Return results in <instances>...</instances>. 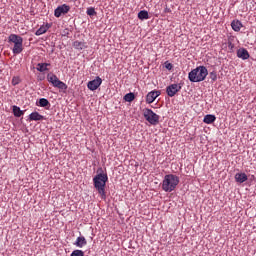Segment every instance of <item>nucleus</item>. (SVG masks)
Instances as JSON below:
<instances>
[{
    "label": "nucleus",
    "mask_w": 256,
    "mask_h": 256,
    "mask_svg": "<svg viewBox=\"0 0 256 256\" xmlns=\"http://www.w3.org/2000/svg\"><path fill=\"white\" fill-rule=\"evenodd\" d=\"M107 181H109V177H107V174L103 173L97 174L93 178L94 187L98 191L101 199H107V194L105 193Z\"/></svg>",
    "instance_id": "nucleus-1"
},
{
    "label": "nucleus",
    "mask_w": 256,
    "mask_h": 256,
    "mask_svg": "<svg viewBox=\"0 0 256 256\" xmlns=\"http://www.w3.org/2000/svg\"><path fill=\"white\" fill-rule=\"evenodd\" d=\"M177 185H179V176L175 174H167L162 181V189L166 193L175 191Z\"/></svg>",
    "instance_id": "nucleus-2"
},
{
    "label": "nucleus",
    "mask_w": 256,
    "mask_h": 256,
    "mask_svg": "<svg viewBox=\"0 0 256 256\" xmlns=\"http://www.w3.org/2000/svg\"><path fill=\"white\" fill-rule=\"evenodd\" d=\"M207 75H209L207 68L205 66H199L188 74V79L192 83H200V81H205Z\"/></svg>",
    "instance_id": "nucleus-3"
},
{
    "label": "nucleus",
    "mask_w": 256,
    "mask_h": 256,
    "mask_svg": "<svg viewBox=\"0 0 256 256\" xmlns=\"http://www.w3.org/2000/svg\"><path fill=\"white\" fill-rule=\"evenodd\" d=\"M9 43H13L14 46L12 48V52L14 55H19L23 53V37L17 34H11L8 37Z\"/></svg>",
    "instance_id": "nucleus-4"
},
{
    "label": "nucleus",
    "mask_w": 256,
    "mask_h": 256,
    "mask_svg": "<svg viewBox=\"0 0 256 256\" xmlns=\"http://www.w3.org/2000/svg\"><path fill=\"white\" fill-rule=\"evenodd\" d=\"M142 113L144 118L148 123H150V125H158L159 119H161V117L157 115L155 112H153V110L149 108H144L142 110Z\"/></svg>",
    "instance_id": "nucleus-5"
},
{
    "label": "nucleus",
    "mask_w": 256,
    "mask_h": 256,
    "mask_svg": "<svg viewBox=\"0 0 256 256\" xmlns=\"http://www.w3.org/2000/svg\"><path fill=\"white\" fill-rule=\"evenodd\" d=\"M47 80L49 83L53 85V87H57V89H61L62 91H66L67 89V84H65L63 81L59 80L57 75L55 74H48L47 75Z\"/></svg>",
    "instance_id": "nucleus-6"
},
{
    "label": "nucleus",
    "mask_w": 256,
    "mask_h": 256,
    "mask_svg": "<svg viewBox=\"0 0 256 256\" xmlns=\"http://www.w3.org/2000/svg\"><path fill=\"white\" fill-rule=\"evenodd\" d=\"M179 91H181V85L179 84H172L166 88L168 97H175Z\"/></svg>",
    "instance_id": "nucleus-7"
},
{
    "label": "nucleus",
    "mask_w": 256,
    "mask_h": 256,
    "mask_svg": "<svg viewBox=\"0 0 256 256\" xmlns=\"http://www.w3.org/2000/svg\"><path fill=\"white\" fill-rule=\"evenodd\" d=\"M101 83H103L101 77H96V79L88 82L87 87L90 91H97L101 87Z\"/></svg>",
    "instance_id": "nucleus-8"
},
{
    "label": "nucleus",
    "mask_w": 256,
    "mask_h": 256,
    "mask_svg": "<svg viewBox=\"0 0 256 256\" xmlns=\"http://www.w3.org/2000/svg\"><path fill=\"white\" fill-rule=\"evenodd\" d=\"M159 95H161V91H159V90H153V91L149 92L146 96V103L151 105V103H153L155 101V99H157V97H159Z\"/></svg>",
    "instance_id": "nucleus-9"
},
{
    "label": "nucleus",
    "mask_w": 256,
    "mask_h": 256,
    "mask_svg": "<svg viewBox=\"0 0 256 256\" xmlns=\"http://www.w3.org/2000/svg\"><path fill=\"white\" fill-rule=\"evenodd\" d=\"M69 9H71L66 4H63L62 6H59L55 11L54 15L55 17H61V15H65V13H69Z\"/></svg>",
    "instance_id": "nucleus-10"
},
{
    "label": "nucleus",
    "mask_w": 256,
    "mask_h": 256,
    "mask_svg": "<svg viewBox=\"0 0 256 256\" xmlns=\"http://www.w3.org/2000/svg\"><path fill=\"white\" fill-rule=\"evenodd\" d=\"M237 57H239V59H243V60L249 59V57H250L249 51H247V49H245V48H240L237 51Z\"/></svg>",
    "instance_id": "nucleus-11"
},
{
    "label": "nucleus",
    "mask_w": 256,
    "mask_h": 256,
    "mask_svg": "<svg viewBox=\"0 0 256 256\" xmlns=\"http://www.w3.org/2000/svg\"><path fill=\"white\" fill-rule=\"evenodd\" d=\"M43 119H45V117L43 115L39 114V112H32L29 115L30 121H43Z\"/></svg>",
    "instance_id": "nucleus-12"
},
{
    "label": "nucleus",
    "mask_w": 256,
    "mask_h": 256,
    "mask_svg": "<svg viewBox=\"0 0 256 256\" xmlns=\"http://www.w3.org/2000/svg\"><path fill=\"white\" fill-rule=\"evenodd\" d=\"M73 47H74V49H77L78 51H83V49H87V44L85 42L76 40L73 43Z\"/></svg>",
    "instance_id": "nucleus-13"
},
{
    "label": "nucleus",
    "mask_w": 256,
    "mask_h": 256,
    "mask_svg": "<svg viewBox=\"0 0 256 256\" xmlns=\"http://www.w3.org/2000/svg\"><path fill=\"white\" fill-rule=\"evenodd\" d=\"M74 245H76V247L83 248L85 247V245H87V239H85V237L83 236H80L76 239V242L74 243Z\"/></svg>",
    "instance_id": "nucleus-14"
},
{
    "label": "nucleus",
    "mask_w": 256,
    "mask_h": 256,
    "mask_svg": "<svg viewBox=\"0 0 256 256\" xmlns=\"http://www.w3.org/2000/svg\"><path fill=\"white\" fill-rule=\"evenodd\" d=\"M47 67H51V64H49V63H38L36 69L40 73H44V71H49V68H47Z\"/></svg>",
    "instance_id": "nucleus-15"
},
{
    "label": "nucleus",
    "mask_w": 256,
    "mask_h": 256,
    "mask_svg": "<svg viewBox=\"0 0 256 256\" xmlns=\"http://www.w3.org/2000/svg\"><path fill=\"white\" fill-rule=\"evenodd\" d=\"M231 27L233 31L239 32L241 31V27H243V24L239 20H233L231 23Z\"/></svg>",
    "instance_id": "nucleus-16"
},
{
    "label": "nucleus",
    "mask_w": 256,
    "mask_h": 256,
    "mask_svg": "<svg viewBox=\"0 0 256 256\" xmlns=\"http://www.w3.org/2000/svg\"><path fill=\"white\" fill-rule=\"evenodd\" d=\"M235 179H236L237 183H245V181H247L248 177H247V174H245V173H237L235 175Z\"/></svg>",
    "instance_id": "nucleus-17"
},
{
    "label": "nucleus",
    "mask_w": 256,
    "mask_h": 256,
    "mask_svg": "<svg viewBox=\"0 0 256 256\" xmlns=\"http://www.w3.org/2000/svg\"><path fill=\"white\" fill-rule=\"evenodd\" d=\"M217 118L215 117V115H211V114H208L204 117V123H206V125H211V123H215V120Z\"/></svg>",
    "instance_id": "nucleus-18"
},
{
    "label": "nucleus",
    "mask_w": 256,
    "mask_h": 256,
    "mask_svg": "<svg viewBox=\"0 0 256 256\" xmlns=\"http://www.w3.org/2000/svg\"><path fill=\"white\" fill-rule=\"evenodd\" d=\"M47 31H49V25H43L41 26L35 33V35L39 36V35H43L45 33H47Z\"/></svg>",
    "instance_id": "nucleus-19"
},
{
    "label": "nucleus",
    "mask_w": 256,
    "mask_h": 256,
    "mask_svg": "<svg viewBox=\"0 0 256 256\" xmlns=\"http://www.w3.org/2000/svg\"><path fill=\"white\" fill-rule=\"evenodd\" d=\"M12 111L14 117H21L22 115H24L23 110H21V108H19L18 106H13Z\"/></svg>",
    "instance_id": "nucleus-20"
},
{
    "label": "nucleus",
    "mask_w": 256,
    "mask_h": 256,
    "mask_svg": "<svg viewBox=\"0 0 256 256\" xmlns=\"http://www.w3.org/2000/svg\"><path fill=\"white\" fill-rule=\"evenodd\" d=\"M138 19H140L141 21L149 19V12H147L146 10H141L138 13Z\"/></svg>",
    "instance_id": "nucleus-21"
},
{
    "label": "nucleus",
    "mask_w": 256,
    "mask_h": 256,
    "mask_svg": "<svg viewBox=\"0 0 256 256\" xmlns=\"http://www.w3.org/2000/svg\"><path fill=\"white\" fill-rule=\"evenodd\" d=\"M39 107H51V103H49V100L45 98H41L38 102Z\"/></svg>",
    "instance_id": "nucleus-22"
},
{
    "label": "nucleus",
    "mask_w": 256,
    "mask_h": 256,
    "mask_svg": "<svg viewBox=\"0 0 256 256\" xmlns=\"http://www.w3.org/2000/svg\"><path fill=\"white\" fill-rule=\"evenodd\" d=\"M124 101L127 103H131L132 101H135V94L134 93H128L124 96Z\"/></svg>",
    "instance_id": "nucleus-23"
},
{
    "label": "nucleus",
    "mask_w": 256,
    "mask_h": 256,
    "mask_svg": "<svg viewBox=\"0 0 256 256\" xmlns=\"http://www.w3.org/2000/svg\"><path fill=\"white\" fill-rule=\"evenodd\" d=\"M86 13H87V15H89V17H94V15H97V12L95 11V8H93V7L88 8Z\"/></svg>",
    "instance_id": "nucleus-24"
},
{
    "label": "nucleus",
    "mask_w": 256,
    "mask_h": 256,
    "mask_svg": "<svg viewBox=\"0 0 256 256\" xmlns=\"http://www.w3.org/2000/svg\"><path fill=\"white\" fill-rule=\"evenodd\" d=\"M19 83H21V78L19 76H14L12 78V85H13V87L19 85Z\"/></svg>",
    "instance_id": "nucleus-25"
},
{
    "label": "nucleus",
    "mask_w": 256,
    "mask_h": 256,
    "mask_svg": "<svg viewBox=\"0 0 256 256\" xmlns=\"http://www.w3.org/2000/svg\"><path fill=\"white\" fill-rule=\"evenodd\" d=\"M71 256H85V252H83V250H74Z\"/></svg>",
    "instance_id": "nucleus-26"
},
{
    "label": "nucleus",
    "mask_w": 256,
    "mask_h": 256,
    "mask_svg": "<svg viewBox=\"0 0 256 256\" xmlns=\"http://www.w3.org/2000/svg\"><path fill=\"white\" fill-rule=\"evenodd\" d=\"M210 79L212 81H217V72H215V71L210 72Z\"/></svg>",
    "instance_id": "nucleus-27"
},
{
    "label": "nucleus",
    "mask_w": 256,
    "mask_h": 256,
    "mask_svg": "<svg viewBox=\"0 0 256 256\" xmlns=\"http://www.w3.org/2000/svg\"><path fill=\"white\" fill-rule=\"evenodd\" d=\"M234 47H235V45L233 44V42L229 41L228 42V48L230 49V51H233Z\"/></svg>",
    "instance_id": "nucleus-28"
},
{
    "label": "nucleus",
    "mask_w": 256,
    "mask_h": 256,
    "mask_svg": "<svg viewBox=\"0 0 256 256\" xmlns=\"http://www.w3.org/2000/svg\"><path fill=\"white\" fill-rule=\"evenodd\" d=\"M165 67H166V69H168V71H171L173 69V64L168 63V64H166Z\"/></svg>",
    "instance_id": "nucleus-29"
}]
</instances>
